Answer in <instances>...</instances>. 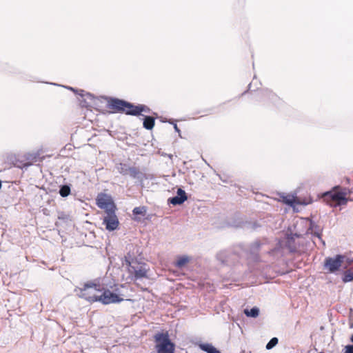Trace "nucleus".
Instances as JSON below:
<instances>
[{
  "mask_svg": "<svg viewBox=\"0 0 353 353\" xmlns=\"http://www.w3.org/2000/svg\"><path fill=\"white\" fill-rule=\"evenodd\" d=\"M107 107L116 112L125 113L127 115L139 116V104L133 103L115 97H105Z\"/></svg>",
  "mask_w": 353,
  "mask_h": 353,
  "instance_id": "f257e3e1",
  "label": "nucleus"
},
{
  "mask_svg": "<svg viewBox=\"0 0 353 353\" xmlns=\"http://www.w3.org/2000/svg\"><path fill=\"white\" fill-rule=\"evenodd\" d=\"M157 353H174V344L171 341L168 332H158L154 336Z\"/></svg>",
  "mask_w": 353,
  "mask_h": 353,
  "instance_id": "f03ea898",
  "label": "nucleus"
},
{
  "mask_svg": "<svg viewBox=\"0 0 353 353\" xmlns=\"http://www.w3.org/2000/svg\"><path fill=\"white\" fill-rule=\"evenodd\" d=\"M99 285L93 283H88L83 285V288H77L74 290L77 294L82 299L88 301L90 303L98 301L99 296L96 292L99 291Z\"/></svg>",
  "mask_w": 353,
  "mask_h": 353,
  "instance_id": "7ed1b4c3",
  "label": "nucleus"
},
{
  "mask_svg": "<svg viewBox=\"0 0 353 353\" xmlns=\"http://www.w3.org/2000/svg\"><path fill=\"white\" fill-rule=\"evenodd\" d=\"M339 189L340 186L336 185L332 190L324 192L323 197L327 203L330 201L335 202V205H345L347 202V199L345 197L346 192L337 191Z\"/></svg>",
  "mask_w": 353,
  "mask_h": 353,
  "instance_id": "20e7f679",
  "label": "nucleus"
},
{
  "mask_svg": "<svg viewBox=\"0 0 353 353\" xmlns=\"http://www.w3.org/2000/svg\"><path fill=\"white\" fill-rule=\"evenodd\" d=\"M345 255L337 254L334 257H327L324 261V270L330 273H334L339 270L344 263Z\"/></svg>",
  "mask_w": 353,
  "mask_h": 353,
  "instance_id": "39448f33",
  "label": "nucleus"
},
{
  "mask_svg": "<svg viewBox=\"0 0 353 353\" xmlns=\"http://www.w3.org/2000/svg\"><path fill=\"white\" fill-rule=\"evenodd\" d=\"M96 203L99 208L104 210L105 213L117 209L112 197L105 193L99 194L96 199Z\"/></svg>",
  "mask_w": 353,
  "mask_h": 353,
  "instance_id": "423d86ee",
  "label": "nucleus"
},
{
  "mask_svg": "<svg viewBox=\"0 0 353 353\" xmlns=\"http://www.w3.org/2000/svg\"><path fill=\"white\" fill-rule=\"evenodd\" d=\"M116 210L110 211L105 213V215L103 218V225L108 231L115 230L119 224V219L115 213Z\"/></svg>",
  "mask_w": 353,
  "mask_h": 353,
  "instance_id": "0eeeda50",
  "label": "nucleus"
},
{
  "mask_svg": "<svg viewBox=\"0 0 353 353\" xmlns=\"http://www.w3.org/2000/svg\"><path fill=\"white\" fill-rule=\"evenodd\" d=\"M259 101L265 103L276 104L279 101V97L272 90L269 89H262L258 92Z\"/></svg>",
  "mask_w": 353,
  "mask_h": 353,
  "instance_id": "6e6552de",
  "label": "nucleus"
},
{
  "mask_svg": "<svg viewBox=\"0 0 353 353\" xmlns=\"http://www.w3.org/2000/svg\"><path fill=\"white\" fill-rule=\"evenodd\" d=\"M301 237V234L297 233L287 234L285 240V246L288 248L290 252H296L299 250L301 245L300 241H297L296 239Z\"/></svg>",
  "mask_w": 353,
  "mask_h": 353,
  "instance_id": "1a4fd4ad",
  "label": "nucleus"
},
{
  "mask_svg": "<svg viewBox=\"0 0 353 353\" xmlns=\"http://www.w3.org/2000/svg\"><path fill=\"white\" fill-rule=\"evenodd\" d=\"M97 299L98 301L101 302L105 305L120 303L123 301V298L119 297L118 294L110 291L109 290H104V292L99 296Z\"/></svg>",
  "mask_w": 353,
  "mask_h": 353,
  "instance_id": "9d476101",
  "label": "nucleus"
},
{
  "mask_svg": "<svg viewBox=\"0 0 353 353\" xmlns=\"http://www.w3.org/2000/svg\"><path fill=\"white\" fill-rule=\"evenodd\" d=\"M129 272L133 274L135 280H138L147 277L148 269L145 264L130 265Z\"/></svg>",
  "mask_w": 353,
  "mask_h": 353,
  "instance_id": "9b49d317",
  "label": "nucleus"
},
{
  "mask_svg": "<svg viewBox=\"0 0 353 353\" xmlns=\"http://www.w3.org/2000/svg\"><path fill=\"white\" fill-rule=\"evenodd\" d=\"M188 199L185 192L181 188L177 189L176 195L168 199L169 203L173 205H181Z\"/></svg>",
  "mask_w": 353,
  "mask_h": 353,
  "instance_id": "f8f14e48",
  "label": "nucleus"
},
{
  "mask_svg": "<svg viewBox=\"0 0 353 353\" xmlns=\"http://www.w3.org/2000/svg\"><path fill=\"white\" fill-rule=\"evenodd\" d=\"M65 88L74 92L77 95L79 96L82 100L81 104L82 106H87L86 99H92L93 95L89 92H85L83 90H77L70 86H63Z\"/></svg>",
  "mask_w": 353,
  "mask_h": 353,
  "instance_id": "ddd939ff",
  "label": "nucleus"
},
{
  "mask_svg": "<svg viewBox=\"0 0 353 353\" xmlns=\"http://www.w3.org/2000/svg\"><path fill=\"white\" fill-rule=\"evenodd\" d=\"M321 231L322 230L319 226H318L314 222L310 221L307 232H310L312 236L316 237L319 241L325 245V241L321 239Z\"/></svg>",
  "mask_w": 353,
  "mask_h": 353,
  "instance_id": "4468645a",
  "label": "nucleus"
},
{
  "mask_svg": "<svg viewBox=\"0 0 353 353\" xmlns=\"http://www.w3.org/2000/svg\"><path fill=\"white\" fill-rule=\"evenodd\" d=\"M128 174H130L132 178L138 180L141 183L145 179V174L140 172L139 169L135 167L130 168Z\"/></svg>",
  "mask_w": 353,
  "mask_h": 353,
  "instance_id": "2eb2a0df",
  "label": "nucleus"
},
{
  "mask_svg": "<svg viewBox=\"0 0 353 353\" xmlns=\"http://www.w3.org/2000/svg\"><path fill=\"white\" fill-rule=\"evenodd\" d=\"M190 259L191 258L187 255L179 256L174 262V265L178 268H182L190 261Z\"/></svg>",
  "mask_w": 353,
  "mask_h": 353,
  "instance_id": "dca6fc26",
  "label": "nucleus"
},
{
  "mask_svg": "<svg viewBox=\"0 0 353 353\" xmlns=\"http://www.w3.org/2000/svg\"><path fill=\"white\" fill-rule=\"evenodd\" d=\"M199 348L207 353H221L210 343H201Z\"/></svg>",
  "mask_w": 353,
  "mask_h": 353,
  "instance_id": "f3484780",
  "label": "nucleus"
},
{
  "mask_svg": "<svg viewBox=\"0 0 353 353\" xmlns=\"http://www.w3.org/2000/svg\"><path fill=\"white\" fill-rule=\"evenodd\" d=\"M155 124V119L151 116H145L143 122V126L146 130H152Z\"/></svg>",
  "mask_w": 353,
  "mask_h": 353,
  "instance_id": "a211bd4d",
  "label": "nucleus"
},
{
  "mask_svg": "<svg viewBox=\"0 0 353 353\" xmlns=\"http://www.w3.org/2000/svg\"><path fill=\"white\" fill-rule=\"evenodd\" d=\"M259 309L257 307H253L251 309H245L243 312L248 317L256 318L259 315Z\"/></svg>",
  "mask_w": 353,
  "mask_h": 353,
  "instance_id": "6ab92c4d",
  "label": "nucleus"
},
{
  "mask_svg": "<svg viewBox=\"0 0 353 353\" xmlns=\"http://www.w3.org/2000/svg\"><path fill=\"white\" fill-rule=\"evenodd\" d=\"M262 245H263V243H261V242H259L258 241H254L250 245V248H249L250 253L253 256L256 255L258 251L260 250Z\"/></svg>",
  "mask_w": 353,
  "mask_h": 353,
  "instance_id": "aec40b11",
  "label": "nucleus"
},
{
  "mask_svg": "<svg viewBox=\"0 0 353 353\" xmlns=\"http://www.w3.org/2000/svg\"><path fill=\"white\" fill-rule=\"evenodd\" d=\"M71 190L68 185H63L60 186L59 193L62 197H66L70 194Z\"/></svg>",
  "mask_w": 353,
  "mask_h": 353,
  "instance_id": "412c9836",
  "label": "nucleus"
},
{
  "mask_svg": "<svg viewBox=\"0 0 353 353\" xmlns=\"http://www.w3.org/2000/svg\"><path fill=\"white\" fill-rule=\"evenodd\" d=\"M130 167H129L127 164L125 163H119L117 166V170L118 172L123 174V175H127L128 174L129 169Z\"/></svg>",
  "mask_w": 353,
  "mask_h": 353,
  "instance_id": "4be33fe9",
  "label": "nucleus"
},
{
  "mask_svg": "<svg viewBox=\"0 0 353 353\" xmlns=\"http://www.w3.org/2000/svg\"><path fill=\"white\" fill-rule=\"evenodd\" d=\"M147 209L145 206L136 207L133 209L132 213L134 215L144 216L146 214Z\"/></svg>",
  "mask_w": 353,
  "mask_h": 353,
  "instance_id": "5701e85b",
  "label": "nucleus"
},
{
  "mask_svg": "<svg viewBox=\"0 0 353 353\" xmlns=\"http://www.w3.org/2000/svg\"><path fill=\"white\" fill-rule=\"evenodd\" d=\"M342 280L344 283L353 281V272L350 270L345 271Z\"/></svg>",
  "mask_w": 353,
  "mask_h": 353,
  "instance_id": "b1692460",
  "label": "nucleus"
},
{
  "mask_svg": "<svg viewBox=\"0 0 353 353\" xmlns=\"http://www.w3.org/2000/svg\"><path fill=\"white\" fill-rule=\"evenodd\" d=\"M216 258L222 264L228 265V261L226 259L225 252H219L216 255Z\"/></svg>",
  "mask_w": 353,
  "mask_h": 353,
  "instance_id": "393cba45",
  "label": "nucleus"
},
{
  "mask_svg": "<svg viewBox=\"0 0 353 353\" xmlns=\"http://www.w3.org/2000/svg\"><path fill=\"white\" fill-rule=\"evenodd\" d=\"M279 342V340L276 337H273L272 338L269 342L266 344V349L267 350H271L272 349L274 346H276L277 345Z\"/></svg>",
  "mask_w": 353,
  "mask_h": 353,
  "instance_id": "a878e982",
  "label": "nucleus"
},
{
  "mask_svg": "<svg viewBox=\"0 0 353 353\" xmlns=\"http://www.w3.org/2000/svg\"><path fill=\"white\" fill-rule=\"evenodd\" d=\"M30 165H31V163H22V161H20L19 160H16V162L14 163L15 167H17L21 169H27Z\"/></svg>",
  "mask_w": 353,
  "mask_h": 353,
  "instance_id": "bb28decb",
  "label": "nucleus"
},
{
  "mask_svg": "<svg viewBox=\"0 0 353 353\" xmlns=\"http://www.w3.org/2000/svg\"><path fill=\"white\" fill-rule=\"evenodd\" d=\"M151 110L145 105L139 104V116L142 115V112L150 113Z\"/></svg>",
  "mask_w": 353,
  "mask_h": 353,
  "instance_id": "cd10ccee",
  "label": "nucleus"
},
{
  "mask_svg": "<svg viewBox=\"0 0 353 353\" xmlns=\"http://www.w3.org/2000/svg\"><path fill=\"white\" fill-rule=\"evenodd\" d=\"M353 263V259H350V257H347L345 256L344 259V263L343 265H344V268H347V267L350 266Z\"/></svg>",
  "mask_w": 353,
  "mask_h": 353,
  "instance_id": "c85d7f7f",
  "label": "nucleus"
},
{
  "mask_svg": "<svg viewBox=\"0 0 353 353\" xmlns=\"http://www.w3.org/2000/svg\"><path fill=\"white\" fill-rule=\"evenodd\" d=\"M343 353H353V345H346Z\"/></svg>",
  "mask_w": 353,
  "mask_h": 353,
  "instance_id": "c756f323",
  "label": "nucleus"
},
{
  "mask_svg": "<svg viewBox=\"0 0 353 353\" xmlns=\"http://www.w3.org/2000/svg\"><path fill=\"white\" fill-rule=\"evenodd\" d=\"M285 202V203H287L288 205H293V200L292 199H286Z\"/></svg>",
  "mask_w": 353,
  "mask_h": 353,
  "instance_id": "7c9ffc66",
  "label": "nucleus"
},
{
  "mask_svg": "<svg viewBox=\"0 0 353 353\" xmlns=\"http://www.w3.org/2000/svg\"><path fill=\"white\" fill-rule=\"evenodd\" d=\"M174 125V130L178 132V133H180V130L179 128H178L177 125L176 123H173Z\"/></svg>",
  "mask_w": 353,
  "mask_h": 353,
  "instance_id": "2f4dec72",
  "label": "nucleus"
},
{
  "mask_svg": "<svg viewBox=\"0 0 353 353\" xmlns=\"http://www.w3.org/2000/svg\"><path fill=\"white\" fill-rule=\"evenodd\" d=\"M219 176L223 183H228V181L226 179H223L220 175H219Z\"/></svg>",
  "mask_w": 353,
  "mask_h": 353,
  "instance_id": "473e14b6",
  "label": "nucleus"
},
{
  "mask_svg": "<svg viewBox=\"0 0 353 353\" xmlns=\"http://www.w3.org/2000/svg\"><path fill=\"white\" fill-rule=\"evenodd\" d=\"M31 155L30 154L26 156V159L29 160L30 159Z\"/></svg>",
  "mask_w": 353,
  "mask_h": 353,
  "instance_id": "72a5a7b5",
  "label": "nucleus"
},
{
  "mask_svg": "<svg viewBox=\"0 0 353 353\" xmlns=\"http://www.w3.org/2000/svg\"><path fill=\"white\" fill-rule=\"evenodd\" d=\"M254 79L252 80V82L251 83H250V84H249V89H250V88H251V86H252V83H253V82H254Z\"/></svg>",
  "mask_w": 353,
  "mask_h": 353,
  "instance_id": "f704fd0d",
  "label": "nucleus"
},
{
  "mask_svg": "<svg viewBox=\"0 0 353 353\" xmlns=\"http://www.w3.org/2000/svg\"><path fill=\"white\" fill-rule=\"evenodd\" d=\"M350 341L353 343V334L351 336Z\"/></svg>",
  "mask_w": 353,
  "mask_h": 353,
  "instance_id": "c9c22d12",
  "label": "nucleus"
},
{
  "mask_svg": "<svg viewBox=\"0 0 353 353\" xmlns=\"http://www.w3.org/2000/svg\"><path fill=\"white\" fill-rule=\"evenodd\" d=\"M50 84L54 85H59L58 84H57V83H51Z\"/></svg>",
  "mask_w": 353,
  "mask_h": 353,
  "instance_id": "e433bc0d",
  "label": "nucleus"
},
{
  "mask_svg": "<svg viewBox=\"0 0 353 353\" xmlns=\"http://www.w3.org/2000/svg\"><path fill=\"white\" fill-rule=\"evenodd\" d=\"M1 186H2V183H1V181L0 180V189L1 188Z\"/></svg>",
  "mask_w": 353,
  "mask_h": 353,
  "instance_id": "4c0bfd02",
  "label": "nucleus"
},
{
  "mask_svg": "<svg viewBox=\"0 0 353 353\" xmlns=\"http://www.w3.org/2000/svg\"><path fill=\"white\" fill-rule=\"evenodd\" d=\"M272 252H274V250H271L270 252H269V253H272Z\"/></svg>",
  "mask_w": 353,
  "mask_h": 353,
  "instance_id": "58836bf2",
  "label": "nucleus"
},
{
  "mask_svg": "<svg viewBox=\"0 0 353 353\" xmlns=\"http://www.w3.org/2000/svg\"><path fill=\"white\" fill-rule=\"evenodd\" d=\"M319 353H324V352H319Z\"/></svg>",
  "mask_w": 353,
  "mask_h": 353,
  "instance_id": "ea45409f",
  "label": "nucleus"
}]
</instances>
